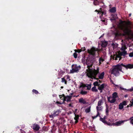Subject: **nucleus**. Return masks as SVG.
Instances as JSON below:
<instances>
[{
  "label": "nucleus",
  "instance_id": "obj_18",
  "mask_svg": "<svg viewBox=\"0 0 133 133\" xmlns=\"http://www.w3.org/2000/svg\"><path fill=\"white\" fill-rule=\"evenodd\" d=\"M108 44V42L106 41H103L102 43L101 46L102 47H105Z\"/></svg>",
  "mask_w": 133,
  "mask_h": 133
},
{
  "label": "nucleus",
  "instance_id": "obj_12",
  "mask_svg": "<svg viewBox=\"0 0 133 133\" xmlns=\"http://www.w3.org/2000/svg\"><path fill=\"white\" fill-rule=\"evenodd\" d=\"M105 116H104V117L103 118L100 117V118L99 120L100 121H101L104 124H106L110 126H111V124L110 123H108L107 121H105Z\"/></svg>",
  "mask_w": 133,
  "mask_h": 133
},
{
  "label": "nucleus",
  "instance_id": "obj_49",
  "mask_svg": "<svg viewBox=\"0 0 133 133\" xmlns=\"http://www.w3.org/2000/svg\"><path fill=\"white\" fill-rule=\"evenodd\" d=\"M38 133H45L44 131L42 130H40L39 131Z\"/></svg>",
  "mask_w": 133,
  "mask_h": 133
},
{
  "label": "nucleus",
  "instance_id": "obj_24",
  "mask_svg": "<svg viewBox=\"0 0 133 133\" xmlns=\"http://www.w3.org/2000/svg\"><path fill=\"white\" fill-rule=\"evenodd\" d=\"M80 94L82 95H86L87 94V92L86 91H83L82 90L80 91Z\"/></svg>",
  "mask_w": 133,
  "mask_h": 133
},
{
  "label": "nucleus",
  "instance_id": "obj_60",
  "mask_svg": "<svg viewBox=\"0 0 133 133\" xmlns=\"http://www.w3.org/2000/svg\"><path fill=\"white\" fill-rule=\"evenodd\" d=\"M78 122V120H75V123H77Z\"/></svg>",
  "mask_w": 133,
  "mask_h": 133
},
{
  "label": "nucleus",
  "instance_id": "obj_56",
  "mask_svg": "<svg viewBox=\"0 0 133 133\" xmlns=\"http://www.w3.org/2000/svg\"><path fill=\"white\" fill-rule=\"evenodd\" d=\"M53 115V114H52L51 115H49V117L50 118H53L54 116H52Z\"/></svg>",
  "mask_w": 133,
  "mask_h": 133
},
{
  "label": "nucleus",
  "instance_id": "obj_23",
  "mask_svg": "<svg viewBox=\"0 0 133 133\" xmlns=\"http://www.w3.org/2000/svg\"><path fill=\"white\" fill-rule=\"evenodd\" d=\"M94 4L95 5H99V2L98 0H94L93 2Z\"/></svg>",
  "mask_w": 133,
  "mask_h": 133
},
{
  "label": "nucleus",
  "instance_id": "obj_29",
  "mask_svg": "<svg viewBox=\"0 0 133 133\" xmlns=\"http://www.w3.org/2000/svg\"><path fill=\"white\" fill-rule=\"evenodd\" d=\"M93 84L94 86L95 87L96 86H98L100 85V84L98 83V82L97 81L94 82L93 83Z\"/></svg>",
  "mask_w": 133,
  "mask_h": 133
},
{
  "label": "nucleus",
  "instance_id": "obj_42",
  "mask_svg": "<svg viewBox=\"0 0 133 133\" xmlns=\"http://www.w3.org/2000/svg\"><path fill=\"white\" fill-rule=\"evenodd\" d=\"M120 89L121 90H125V91H128V90H127L126 89H124L122 87H121Z\"/></svg>",
  "mask_w": 133,
  "mask_h": 133
},
{
  "label": "nucleus",
  "instance_id": "obj_21",
  "mask_svg": "<svg viewBox=\"0 0 133 133\" xmlns=\"http://www.w3.org/2000/svg\"><path fill=\"white\" fill-rule=\"evenodd\" d=\"M91 107V106H90L88 108H86L85 110V112L86 113H88L90 112V111Z\"/></svg>",
  "mask_w": 133,
  "mask_h": 133
},
{
  "label": "nucleus",
  "instance_id": "obj_4",
  "mask_svg": "<svg viewBox=\"0 0 133 133\" xmlns=\"http://www.w3.org/2000/svg\"><path fill=\"white\" fill-rule=\"evenodd\" d=\"M99 68L97 67L96 70H95L93 73H91V74H90V75H87V76L88 77L91 79H94L98 80V78H96V77L97 74L99 73Z\"/></svg>",
  "mask_w": 133,
  "mask_h": 133
},
{
  "label": "nucleus",
  "instance_id": "obj_2",
  "mask_svg": "<svg viewBox=\"0 0 133 133\" xmlns=\"http://www.w3.org/2000/svg\"><path fill=\"white\" fill-rule=\"evenodd\" d=\"M122 68L120 64H118L115 66L111 71V73L113 74L115 76H117L120 75L119 71L122 72L124 73L123 71L122 70Z\"/></svg>",
  "mask_w": 133,
  "mask_h": 133
},
{
  "label": "nucleus",
  "instance_id": "obj_41",
  "mask_svg": "<svg viewBox=\"0 0 133 133\" xmlns=\"http://www.w3.org/2000/svg\"><path fill=\"white\" fill-rule=\"evenodd\" d=\"M129 56L130 57H133V52L130 53L129 55Z\"/></svg>",
  "mask_w": 133,
  "mask_h": 133
},
{
  "label": "nucleus",
  "instance_id": "obj_48",
  "mask_svg": "<svg viewBox=\"0 0 133 133\" xmlns=\"http://www.w3.org/2000/svg\"><path fill=\"white\" fill-rule=\"evenodd\" d=\"M72 103H70V104H69L68 105L69 106V107H73V106H72V105L71 104H72Z\"/></svg>",
  "mask_w": 133,
  "mask_h": 133
},
{
  "label": "nucleus",
  "instance_id": "obj_62",
  "mask_svg": "<svg viewBox=\"0 0 133 133\" xmlns=\"http://www.w3.org/2000/svg\"><path fill=\"white\" fill-rule=\"evenodd\" d=\"M73 93H71L70 94V96H72V95H73Z\"/></svg>",
  "mask_w": 133,
  "mask_h": 133
},
{
  "label": "nucleus",
  "instance_id": "obj_52",
  "mask_svg": "<svg viewBox=\"0 0 133 133\" xmlns=\"http://www.w3.org/2000/svg\"><path fill=\"white\" fill-rule=\"evenodd\" d=\"M97 116L96 115V116H92V118L93 119H95L97 118Z\"/></svg>",
  "mask_w": 133,
  "mask_h": 133
},
{
  "label": "nucleus",
  "instance_id": "obj_36",
  "mask_svg": "<svg viewBox=\"0 0 133 133\" xmlns=\"http://www.w3.org/2000/svg\"><path fill=\"white\" fill-rule=\"evenodd\" d=\"M100 12V13H101L102 14V15H105L106 14V13L105 11H102L101 10Z\"/></svg>",
  "mask_w": 133,
  "mask_h": 133
},
{
  "label": "nucleus",
  "instance_id": "obj_63",
  "mask_svg": "<svg viewBox=\"0 0 133 133\" xmlns=\"http://www.w3.org/2000/svg\"><path fill=\"white\" fill-rule=\"evenodd\" d=\"M111 82L112 84H113L114 85H115V84L113 83V82L112 81H111Z\"/></svg>",
  "mask_w": 133,
  "mask_h": 133
},
{
  "label": "nucleus",
  "instance_id": "obj_55",
  "mask_svg": "<svg viewBox=\"0 0 133 133\" xmlns=\"http://www.w3.org/2000/svg\"><path fill=\"white\" fill-rule=\"evenodd\" d=\"M110 20L111 21H114V20H115V19H114V18H112V17L110 19Z\"/></svg>",
  "mask_w": 133,
  "mask_h": 133
},
{
  "label": "nucleus",
  "instance_id": "obj_15",
  "mask_svg": "<svg viewBox=\"0 0 133 133\" xmlns=\"http://www.w3.org/2000/svg\"><path fill=\"white\" fill-rule=\"evenodd\" d=\"M60 112V111L59 109L57 110L56 111H55L53 113L52 116H54V117H55L56 116L58 115Z\"/></svg>",
  "mask_w": 133,
  "mask_h": 133
},
{
  "label": "nucleus",
  "instance_id": "obj_13",
  "mask_svg": "<svg viewBox=\"0 0 133 133\" xmlns=\"http://www.w3.org/2000/svg\"><path fill=\"white\" fill-rule=\"evenodd\" d=\"M64 96V101H66L67 102H70L71 101V99L72 97V96H65L63 94Z\"/></svg>",
  "mask_w": 133,
  "mask_h": 133
},
{
  "label": "nucleus",
  "instance_id": "obj_39",
  "mask_svg": "<svg viewBox=\"0 0 133 133\" xmlns=\"http://www.w3.org/2000/svg\"><path fill=\"white\" fill-rule=\"evenodd\" d=\"M75 52H77L78 53H80L82 51L81 49L78 50H75Z\"/></svg>",
  "mask_w": 133,
  "mask_h": 133
},
{
  "label": "nucleus",
  "instance_id": "obj_59",
  "mask_svg": "<svg viewBox=\"0 0 133 133\" xmlns=\"http://www.w3.org/2000/svg\"><path fill=\"white\" fill-rule=\"evenodd\" d=\"M130 123L133 125V121H130Z\"/></svg>",
  "mask_w": 133,
  "mask_h": 133
},
{
  "label": "nucleus",
  "instance_id": "obj_26",
  "mask_svg": "<svg viewBox=\"0 0 133 133\" xmlns=\"http://www.w3.org/2000/svg\"><path fill=\"white\" fill-rule=\"evenodd\" d=\"M86 85H86L85 87H87V89L88 90H89L91 88V84H86Z\"/></svg>",
  "mask_w": 133,
  "mask_h": 133
},
{
  "label": "nucleus",
  "instance_id": "obj_7",
  "mask_svg": "<svg viewBox=\"0 0 133 133\" xmlns=\"http://www.w3.org/2000/svg\"><path fill=\"white\" fill-rule=\"evenodd\" d=\"M92 64H91L90 65H88L87 68L88 69L86 70V71L87 72V75H88L90 74H91V73H93L94 72L95 70H95L94 69L92 68H91L92 67Z\"/></svg>",
  "mask_w": 133,
  "mask_h": 133
},
{
  "label": "nucleus",
  "instance_id": "obj_19",
  "mask_svg": "<svg viewBox=\"0 0 133 133\" xmlns=\"http://www.w3.org/2000/svg\"><path fill=\"white\" fill-rule=\"evenodd\" d=\"M118 97L117 93L116 92H114L112 94V98H116Z\"/></svg>",
  "mask_w": 133,
  "mask_h": 133
},
{
  "label": "nucleus",
  "instance_id": "obj_53",
  "mask_svg": "<svg viewBox=\"0 0 133 133\" xmlns=\"http://www.w3.org/2000/svg\"><path fill=\"white\" fill-rule=\"evenodd\" d=\"M133 117H130L129 118V120H130V121H133ZM129 120V119H128Z\"/></svg>",
  "mask_w": 133,
  "mask_h": 133
},
{
  "label": "nucleus",
  "instance_id": "obj_35",
  "mask_svg": "<svg viewBox=\"0 0 133 133\" xmlns=\"http://www.w3.org/2000/svg\"><path fill=\"white\" fill-rule=\"evenodd\" d=\"M33 92L35 93V94H37L39 93L35 89H33L32 90Z\"/></svg>",
  "mask_w": 133,
  "mask_h": 133
},
{
  "label": "nucleus",
  "instance_id": "obj_54",
  "mask_svg": "<svg viewBox=\"0 0 133 133\" xmlns=\"http://www.w3.org/2000/svg\"><path fill=\"white\" fill-rule=\"evenodd\" d=\"M56 103H57L58 104H61V103L60 102H59L58 101H57L56 102Z\"/></svg>",
  "mask_w": 133,
  "mask_h": 133
},
{
  "label": "nucleus",
  "instance_id": "obj_1",
  "mask_svg": "<svg viewBox=\"0 0 133 133\" xmlns=\"http://www.w3.org/2000/svg\"><path fill=\"white\" fill-rule=\"evenodd\" d=\"M119 28L122 30L123 33H121L118 31H117L115 33V37L117 38L119 37L123 36H129L131 32V27L130 25L131 23L130 21L127 22L123 21L121 20H119Z\"/></svg>",
  "mask_w": 133,
  "mask_h": 133
},
{
  "label": "nucleus",
  "instance_id": "obj_5",
  "mask_svg": "<svg viewBox=\"0 0 133 133\" xmlns=\"http://www.w3.org/2000/svg\"><path fill=\"white\" fill-rule=\"evenodd\" d=\"M88 52L90 55H92L94 56H96V54L98 52V49L94 47H92L90 49H88L87 50Z\"/></svg>",
  "mask_w": 133,
  "mask_h": 133
},
{
  "label": "nucleus",
  "instance_id": "obj_38",
  "mask_svg": "<svg viewBox=\"0 0 133 133\" xmlns=\"http://www.w3.org/2000/svg\"><path fill=\"white\" fill-rule=\"evenodd\" d=\"M86 85H85L84 84H83L82 83L81 85L79 87V88H84L85 87Z\"/></svg>",
  "mask_w": 133,
  "mask_h": 133
},
{
  "label": "nucleus",
  "instance_id": "obj_28",
  "mask_svg": "<svg viewBox=\"0 0 133 133\" xmlns=\"http://www.w3.org/2000/svg\"><path fill=\"white\" fill-rule=\"evenodd\" d=\"M111 16L112 18H114V19H115L116 20V17L117 16V15L116 14H111Z\"/></svg>",
  "mask_w": 133,
  "mask_h": 133
},
{
  "label": "nucleus",
  "instance_id": "obj_58",
  "mask_svg": "<svg viewBox=\"0 0 133 133\" xmlns=\"http://www.w3.org/2000/svg\"><path fill=\"white\" fill-rule=\"evenodd\" d=\"M130 104H129L128 105L127 107H127V108H128L129 107H132V106H130Z\"/></svg>",
  "mask_w": 133,
  "mask_h": 133
},
{
  "label": "nucleus",
  "instance_id": "obj_3",
  "mask_svg": "<svg viewBox=\"0 0 133 133\" xmlns=\"http://www.w3.org/2000/svg\"><path fill=\"white\" fill-rule=\"evenodd\" d=\"M127 48L125 47L123 49V50H124L123 52H121L120 51H119L117 52V54L116 53V54L114 55L113 59L115 60H117L118 58H119V60H121L122 58V56H125L127 54V52L125 50Z\"/></svg>",
  "mask_w": 133,
  "mask_h": 133
},
{
  "label": "nucleus",
  "instance_id": "obj_11",
  "mask_svg": "<svg viewBox=\"0 0 133 133\" xmlns=\"http://www.w3.org/2000/svg\"><path fill=\"white\" fill-rule=\"evenodd\" d=\"M31 128L35 130L36 131H38L39 128L40 127L39 125L35 123L32 126Z\"/></svg>",
  "mask_w": 133,
  "mask_h": 133
},
{
  "label": "nucleus",
  "instance_id": "obj_8",
  "mask_svg": "<svg viewBox=\"0 0 133 133\" xmlns=\"http://www.w3.org/2000/svg\"><path fill=\"white\" fill-rule=\"evenodd\" d=\"M128 120H126L123 121H119L115 123H113L111 124L112 126V125H115L116 126H118L120 125L122 123H123L125 122H126L128 121Z\"/></svg>",
  "mask_w": 133,
  "mask_h": 133
},
{
  "label": "nucleus",
  "instance_id": "obj_40",
  "mask_svg": "<svg viewBox=\"0 0 133 133\" xmlns=\"http://www.w3.org/2000/svg\"><path fill=\"white\" fill-rule=\"evenodd\" d=\"M79 118V116L78 115H77L76 116H75V117L74 118V119L75 120H78V119Z\"/></svg>",
  "mask_w": 133,
  "mask_h": 133
},
{
  "label": "nucleus",
  "instance_id": "obj_22",
  "mask_svg": "<svg viewBox=\"0 0 133 133\" xmlns=\"http://www.w3.org/2000/svg\"><path fill=\"white\" fill-rule=\"evenodd\" d=\"M61 79L62 82V83L64 82V83L65 84H67V81L66 80L64 77H63L62 78H61Z\"/></svg>",
  "mask_w": 133,
  "mask_h": 133
},
{
  "label": "nucleus",
  "instance_id": "obj_33",
  "mask_svg": "<svg viewBox=\"0 0 133 133\" xmlns=\"http://www.w3.org/2000/svg\"><path fill=\"white\" fill-rule=\"evenodd\" d=\"M102 100L99 101H98V106H101L102 104Z\"/></svg>",
  "mask_w": 133,
  "mask_h": 133
},
{
  "label": "nucleus",
  "instance_id": "obj_32",
  "mask_svg": "<svg viewBox=\"0 0 133 133\" xmlns=\"http://www.w3.org/2000/svg\"><path fill=\"white\" fill-rule=\"evenodd\" d=\"M108 108L109 107L107 106L106 107V113L107 115H109V111L108 110Z\"/></svg>",
  "mask_w": 133,
  "mask_h": 133
},
{
  "label": "nucleus",
  "instance_id": "obj_10",
  "mask_svg": "<svg viewBox=\"0 0 133 133\" xmlns=\"http://www.w3.org/2000/svg\"><path fill=\"white\" fill-rule=\"evenodd\" d=\"M127 105V102L126 101H124L120 103L119 105V109L121 110L123 108L124 105L126 106Z\"/></svg>",
  "mask_w": 133,
  "mask_h": 133
},
{
  "label": "nucleus",
  "instance_id": "obj_9",
  "mask_svg": "<svg viewBox=\"0 0 133 133\" xmlns=\"http://www.w3.org/2000/svg\"><path fill=\"white\" fill-rule=\"evenodd\" d=\"M121 65L122 67L125 68L127 69H131L133 68V64H128L127 65H124L123 63L121 64Z\"/></svg>",
  "mask_w": 133,
  "mask_h": 133
},
{
  "label": "nucleus",
  "instance_id": "obj_47",
  "mask_svg": "<svg viewBox=\"0 0 133 133\" xmlns=\"http://www.w3.org/2000/svg\"><path fill=\"white\" fill-rule=\"evenodd\" d=\"M111 98V97H108L107 99H108V101L110 102V101H111L110 100V99Z\"/></svg>",
  "mask_w": 133,
  "mask_h": 133
},
{
  "label": "nucleus",
  "instance_id": "obj_27",
  "mask_svg": "<svg viewBox=\"0 0 133 133\" xmlns=\"http://www.w3.org/2000/svg\"><path fill=\"white\" fill-rule=\"evenodd\" d=\"M91 90L93 92H96L98 91V90L96 89V87L94 86L92 88Z\"/></svg>",
  "mask_w": 133,
  "mask_h": 133
},
{
  "label": "nucleus",
  "instance_id": "obj_34",
  "mask_svg": "<svg viewBox=\"0 0 133 133\" xmlns=\"http://www.w3.org/2000/svg\"><path fill=\"white\" fill-rule=\"evenodd\" d=\"M116 101V99L112 98V99L110 101V103H114Z\"/></svg>",
  "mask_w": 133,
  "mask_h": 133
},
{
  "label": "nucleus",
  "instance_id": "obj_43",
  "mask_svg": "<svg viewBox=\"0 0 133 133\" xmlns=\"http://www.w3.org/2000/svg\"><path fill=\"white\" fill-rule=\"evenodd\" d=\"M20 131L21 132V133H25V131H23L22 129H20Z\"/></svg>",
  "mask_w": 133,
  "mask_h": 133
},
{
  "label": "nucleus",
  "instance_id": "obj_45",
  "mask_svg": "<svg viewBox=\"0 0 133 133\" xmlns=\"http://www.w3.org/2000/svg\"><path fill=\"white\" fill-rule=\"evenodd\" d=\"M131 104H130V106H132L133 105V98L132 99L131 101H130Z\"/></svg>",
  "mask_w": 133,
  "mask_h": 133
},
{
  "label": "nucleus",
  "instance_id": "obj_30",
  "mask_svg": "<svg viewBox=\"0 0 133 133\" xmlns=\"http://www.w3.org/2000/svg\"><path fill=\"white\" fill-rule=\"evenodd\" d=\"M99 63L101 64L102 62L104 61V59L102 57L100 58L99 59Z\"/></svg>",
  "mask_w": 133,
  "mask_h": 133
},
{
  "label": "nucleus",
  "instance_id": "obj_20",
  "mask_svg": "<svg viewBox=\"0 0 133 133\" xmlns=\"http://www.w3.org/2000/svg\"><path fill=\"white\" fill-rule=\"evenodd\" d=\"M104 75V72H102L99 76V78L101 79H103Z\"/></svg>",
  "mask_w": 133,
  "mask_h": 133
},
{
  "label": "nucleus",
  "instance_id": "obj_31",
  "mask_svg": "<svg viewBox=\"0 0 133 133\" xmlns=\"http://www.w3.org/2000/svg\"><path fill=\"white\" fill-rule=\"evenodd\" d=\"M96 109L97 110V115L96 116L97 117L98 116H99V117H100V116L99 113V111H98V106H97L96 107Z\"/></svg>",
  "mask_w": 133,
  "mask_h": 133
},
{
  "label": "nucleus",
  "instance_id": "obj_57",
  "mask_svg": "<svg viewBox=\"0 0 133 133\" xmlns=\"http://www.w3.org/2000/svg\"><path fill=\"white\" fill-rule=\"evenodd\" d=\"M95 11H96V12H98V13H99L100 12V11L99 10H95Z\"/></svg>",
  "mask_w": 133,
  "mask_h": 133
},
{
  "label": "nucleus",
  "instance_id": "obj_44",
  "mask_svg": "<svg viewBox=\"0 0 133 133\" xmlns=\"http://www.w3.org/2000/svg\"><path fill=\"white\" fill-rule=\"evenodd\" d=\"M60 99H63L64 100V96L63 95V96L62 95H60Z\"/></svg>",
  "mask_w": 133,
  "mask_h": 133
},
{
  "label": "nucleus",
  "instance_id": "obj_17",
  "mask_svg": "<svg viewBox=\"0 0 133 133\" xmlns=\"http://www.w3.org/2000/svg\"><path fill=\"white\" fill-rule=\"evenodd\" d=\"M79 102L83 104H85L86 103V101L82 98H80L79 99Z\"/></svg>",
  "mask_w": 133,
  "mask_h": 133
},
{
  "label": "nucleus",
  "instance_id": "obj_50",
  "mask_svg": "<svg viewBox=\"0 0 133 133\" xmlns=\"http://www.w3.org/2000/svg\"><path fill=\"white\" fill-rule=\"evenodd\" d=\"M102 108V107H98V111L102 110V108Z\"/></svg>",
  "mask_w": 133,
  "mask_h": 133
},
{
  "label": "nucleus",
  "instance_id": "obj_25",
  "mask_svg": "<svg viewBox=\"0 0 133 133\" xmlns=\"http://www.w3.org/2000/svg\"><path fill=\"white\" fill-rule=\"evenodd\" d=\"M65 78V79L67 81H69L70 80V77L68 75H66L64 76Z\"/></svg>",
  "mask_w": 133,
  "mask_h": 133
},
{
  "label": "nucleus",
  "instance_id": "obj_14",
  "mask_svg": "<svg viewBox=\"0 0 133 133\" xmlns=\"http://www.w3.org/2000/svg\"><path fill=\"white\" fill-rule=\"evenodd\" d=\"M104 85L105 84L103 83L100 85H99L98 86V89L100 91V93H101L102 92L103 89L104 88Z\"/></svg>",
  "mask_w": 133,
  "mask_h": 133
},
{
  "label": "nucleus",
  "instance_id": "obj_61",
  "mask_svg": "<svg viewBox=\"0 0 133 133\" xmlns=\"http://www.w3.org/2000/svg\"><path fill=\"white\" fill-rule=\"evenodd\" d=\"M78 96H79V95H77V96H75V95H74V96H73V97H78Z\"/></svg>",
  "mask_w": 133,
  "mask_h": 133
},
{
  "label": "nucleus",
  "instance_id": "obj_64",
  "mask_svg": "<svg viewBox=\"0 0 133 133\" xmlns=\"http://www.w3.org/2000/svg\"><path fill=\"white\" fill-rule=\"evenodd\" d=\"M108 121L109 122V123H110V122H111V120L110 119H109Z\"/></svg>",
  "mask_w": 133,
  "mask_h": 133
},
{
  "label": "nucleus",
  "instance_id": "obj_46",
  "mask_svg": "<svg viewBox=\"0 0 133 133\" xmlns=\"http://www.w3.org/2000/svg\"><path fill=\"white\" fill-rule=\"evenodd\" d=\"M82 51H84L85 50V47H83V48H81V49Z\"/></svg>",
  "mask_w": 133,
  "mask_h": 133
},
{
  "label": "nucleus",
  "instance_id": "obj_37",
  "mask_svg": "<svg viewBox=\"0 0 133 133\" xmlns=\"http://www.w3.org/2000/svg\"><path fill=\"white\" fill-rule=\"evenodd\" d=\"M73 56L74 58H77V55L76 52L73 54Z\"/></svg>",
  "mask_w": 133,
  "mask_h": 133
},
{
  "label": "nucleus",
  "instance_id": "obj_51",
  "mask_svg": "<svg viewBox=\"0 0 133 133\" xmlns=\"http://www.w3.org/2000/svg\"><path fill=\"white\" fill-rule=\"evenodd\" d=\"M128 91H133V88H132L128 90Z\"/></svg>",
  "mask_w": 133,
  "mask_h": 133
},
{
  "label": "nucleus",
  "instance_id": "obj_16",
  "mask_svg": "<svg viewBox=\"0 0 133 133\" xmlns=\"http://www.w3.org/2000/svg\"><path fill=\"white\" fill-rule=\"evenodd\" d=\"M109 11L111 13H115L116 12V8L115 7H113L110 9L109 10Z\"/></svg>",
  "mask_w": 133,
  "mask_h": 133
},
{
  "label": "nucleus",
  "instance_id": "obj_6",
  "mask_svg": "<svg viewBox=\"0 0 133 133\" xmlns=\"http://www.w3.org/2000/svg\"><path fill=\"white\" fill-rule=\"evenodd\" d=\"M71 67L72 69L70 70V72L72 73L78 72L79 70L81 68L80 66H77V64H72Z\"/></svg>",
  "mask_w": 133,
  "mask_h": 133
}]
</instances>
